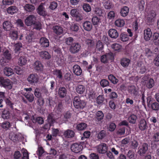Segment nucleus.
Returning <instances> with one entry per match:
<instances>
[{
	"mask_svg": "<svg viewBox=\"0 0 159 159\" xmlns=\"http://www.w3.org/2000/svg\"><path fill=\"white\" fill-rule=\"evenodd\" d=\"M13 70L18 75H22L23 73L22 68L18 66H15Z\"/></svg>",
	"mask_w": 159,
	"mask_h": 159,
	"instance_id": "44",
	"label": "nucleus"
},
{
	"mask_svg": "<svg viewBox=\"0 0 159 159\" xmlns=\"http://www.w3.org/2000/svg\"><path fill=\"white\" fill-rule=\"evenodd\" d=\"M12 82L8 79H5L2 76L0 77V86L6 89H11L12 87Z\"/></svg>",
	"mask_w": 159,
	"mask_h": 159,
	"instance_id": "2",
	"label": "nucleus"
},
{
	"mask_svg": "<svg viewBox=\"0 0 159 159\" xmlns=\"http://www.w3.org/2000/svg\"><path fill=\"white\" fill-rule=\"evenodd\" d=\"M53 30L54 32L57 35L62 34L63 32V28L60 26L56 25L54 26Z\"/></svg>",
	"mask_w": 159,
	"mask_h": 159,
	"instance_id": "26",
	"label": "nucleus"
},
{
	"mask_svg": "<svg viewBox=\"0 0 159 159\" xmlns=\"http://www.w3.org/2000/svg\"><path fill=\"white\" fill-rule=\"evenodd\" d=\"M74 132L70 129H68L64 131L63 135L65 138H73L75 136Z\"/></svg>",
	"mask_w": 159,
	"mask_h": 159,
	"instance_id": "13",
	"label": "nucleus"
},
{
	"mask_svg": "<svg viewBox=\"0 0 159 159\" xmlns=\"http://www.w3.org/2000/svg\"><path fill=\"white\" fill-rule=\"evenodd\" d=\"M96 47L99 51H101L102 50L103 48V45L101 40L98 41L97 43Z\"/></svg>",
	"mask_w": 159,
	"mask_h": 159,
	"instance_id": "60",
	"label": "nucleus"
},
{
	"mask_svg": "<svg viewBox=\"0 0 159 159\" xmlns=\"http://www.w3.org/2000/svg\"><path fill=\"white\" fill-rule=\"evenodd\" d=\"M92 21L94 25H98L100 22V19L96 16H93L92 19Z\"/></svg>",
	"mask_w": 159,
	"mask_h": 159,
	"instance_id": "51",
	"label": "nucleus"
},
{
	"mask_svg": "<svg viewBox=\"0 0 159 159\" xmlns=\"http://www.w3.org/2000/svg\"><path fill=\"white\" fill-rule=\"evenodd\" d=\"M152 141L154 142H158L159 141V133L157 132L154 134L152 137Z\"/></svg>",
	"mask_w": 159,
	"mask_h": 159,
	"instance_id": "55",
	"label": "nucleus"
},
{
	"mask_svg": "<svg viewBox=\"0 0 159 159\" xmlns=\"http://www.w3.org/2000/svg\"><path fill=\"white\" fill-rule=\"evenodd\" d=\"M3 29L5 30L9 31L12 28V25L10 21H7L3 23Z\"/></svg>",
	"mask_w": 159,
	"mask_h": 159,
	"instance_id": "21",
	"label": "nucleus"
},
{
	"mask_svg": "<svg viewBox=\"0 0 159 159\" xmlns=\"http://www.w3.org/2000/svg\"><path fill=\"white\" fill-rule=\"evenodd\" d=\"M1 126L3 129L7 130L11 126V125L9 122H5L2 124Z\"/></svg>",
	"mask_w": 159,
	"mask_h": 159,
	"instance_id": "48",
	"label": "nucleus"
},
{
	"mask_svg": "<svg viewBox=\"0 0 159 159\" xmlns=\"http://www.w3.org/2000/svg\"><path fill=\"white\" fill-rule=\"evenodd\" d=\"M40 57L44 59H49L51 58L50 54L47 51H42L39 53Z\"/></svg>",
	"mask_w": 159,
	"mask_h": 159,
	"instance_id": "19",
	"label": "nucleus"
},
{
	"mask_svg": "<svg viewBox=\"0 0 159 159\" xmlns=\"http://www.w3.org/2000/svg\"><path fill=\"white\" fill-rule=\"evenodd\" d=\"M84 29L87 31H90L92 28L91 23L89 21H86L83 23Z\"/></svg>",
	"mask_w": 159,
	"mask_h": 159,
	"instance_id": "22",
	"label": "nucleus"
},
{
	"mask_svg": "<svg viewBox=\"0 0 159 159\" xmlns=\"http://www.w3.org/2000/svg\"><path fill=\"white\" fill-rule=\"evenodd\" d=\"M9 138L11 140L14 142H16L19 141V136L14 133L12 132L10 133Z\"/></svg>",
	"mask_w": 159,
	"mask_h": 159,
	"instance_id": "32",
	"label": "nucleus"
},
{
	"mask_svg": "<svg viewBox=\"0 0 159 159\" xmlns=\"http://www.w3.org/2000/svg\"><path fill=\"white\" fill-rule=\"evenodd\" d=\"M11 39L13 40H16L18 37L17 32L15 31H12L10 34Z\"/></svg>",
	"mask_w": 159,
	"mask_h": 159,
	"instance_id": "56",
	"label": "nucleus"
},
{
	"mask_svg": "<svg viewBox=\"0 0 159 159\" xmlns=\"http://www.w3.org/2000/svg\"><path fill=\"white\" fill-rule=\"evenodd\" d=\"M87 127V124L84 123H82L77 126V129L80 130H83Z\"/></svg>",
	"mask_w": 159,
	"mask_h": 159,
	"instance_id": "47",
	"label": "nucleus"
},
{
	"mask_svg": "<svg viewBox=\"0 0 159 159\" xmlns=\"http://www.w3.org/2000/svg\"><path fill=\"white\" fill-rule=\"evenodd\" d=\"M64 102L62 101H58V103L56 106V108L57 111L61 112L63 109Z\"/></svg>",
	"mask_w": 159,
	"mask_h": 159,
	"instance_id": "36",
	"label": "nucleus"
},
{
	"mask_svg": "<svg viewBox=\"0 0 159 159\" xmlns=\"http://www.w3.org/2000/svg\"><path fill=\"white\" fill-rule=\"evenodd\" d=\"M84 10L86 12H89L91 11V8L90 6L87 3H84L83 6Z\"/></svg>",
	"mask_w": 159,
	"mask_h": 159,
	"instance_id": "57",
	"label": "nucleus"
},
{
	"mask_svg": "<svg viewBox=\"0 0 159 159\" xmlns=\"http://www.w3.org/2000/svg\"><path fill=\"white\" fill-rule=\"evenodd\" d=\"M32 25L33 26V28L36 30H39L42 28V25L39 21H36Z\"/></svg>",
	"mask_w": 159,
	"mask_h": 159,
	"instance_id": "45",
	"label": "nucleus"
},
{
	"mask_svg": "<svg viewBox=\"0 0 159 159\" xmlns=\"http://www.w3.org/2000/svg\"><path fill=\"white\" fill-rule=\"evenodd\" d=\"M129 10L128 7L124 6L121 9L120 11V15L122 17H125L128 14Z\"/></svg>",
	"mask_w": 159,
	"mask_h": 159,
	"instance_id": "20",
	"label": "nucleus"
},
{
	"mask_svg": "<svg viewBox=\"0 0 159 159\" xmlns=\"http://www.w3.org/2000/svg\"><path fill=\"white\" fill-rule=\"evenodd\" d=\"M127 157L129 159H134L135 158V153L132 151L129 150L126 154Z\"/></svg>",
	"mask_w": 159,
	"mask_h": 159,
	"instance_id": "53",
	"label": "nucleus"
},
{
	"mask_svg": "<svg viewBox=\"0 0 159 159\" xmlns=\"http://www.w3.org/2000/svg\"><path fill=\"white\" fill-rule=\"evenodd\" d=\"M45 4L43 3H41L37 9V12L40 15L43 16H46L47 15V13L45 10L44 6Z\"/></svg>",
	"mask_w": 159,
	"mask_h": 159,
	"instance_id": "11",
	"label": "nucleus"
},
{
	"mask_svg": "<svg viewBox=\"0 0 159 159\" xmlns=\"http://www.w3.org/2000/svg\"><path fill=\"white\" fill-rule=\"evenodd\" d=\"M91 135V133L89 131H86L84 132L83 133L84 136L81 137V139L84 140V138L88 139L89 138Z\"/></svg>",
	"mask_w": 159,
	"mask_h": 159,
	"instance_id": "61",
	"label": "nucleus"
},
{
	"mask_svg": "<svg viewBox=\"0 0 159 159\" xmlns=\"http://www.w3.org/2000/svg\"><path fill=\"white\" fill-rule=\"evenodd\" d=\"M151 107L154 110L158 111L159 110V104L157 102H154Z\"/></svg>",
	"mask_w": 159,
	"mask_h": 159,
	"instance_id": "62",
	"label": "nucleus"
},
{
	"mask_svg": "<svg viewBox=\"0 0 159 159\" xmlns=\"http://www.w3.org/2000/svg\"><path fill=\"white\" fill-rule=\"evenodd\" d=\"M76 90L78 93L82 94L85 91V87L83 85L79 84L77 86Z\"/></svg>",
	"mask_w": 159,
	"mask_h": 159,
	"instance_id": "25",
	"label": "nucleus"
},
{
	"mask_svg": "<svg viewBox=\"0 0 159 159\" xmlns=\"http://www.w3.org/2000/svg\"><path fill=\"white\" fill-rule=\"evenodd\" d=\"M154 85V81L152 78L150 79L146 83V87L148 89H150L153 87Z\"/></svg>",
	"mask_w": 159,
	"mask_h": 159,
	"instance_id": "39",
	"label": "nucleus"
},
{
	"mask_svg": "<svg viewBox=\"0 0 159 159\" xmlns=\"http://www.w3.org/2000/svg\"><path fill=\"white\" fill-rule=\"evenodd\" d=\"M73 105L75 107L78 109H83L84 108L86 105V102L84 100H81L77 96H75L74 98L73 102Z\"/></svg>",
	"mask_w": 159,
	"mask_h": 159,
	"instance_id": "1",
	"label": "nucleus"
},
{
	"mask_svg": "<svg viewBox=\"0 0 159 159\" xmlns=\"http://www.w3.org/2000/svg\"><path fill=\"white\" fill-rule=\"evenodd\" d=\"M24 10L27 12H31L35 9L34 7L30 4H26L23 6Z\"/></svg>",
	"mask_w": 159,
	"mask_h": 159,
	"instance_id": "23",
	"label": "nucleus"
},
{
	"mask_svg": "<svg viewBox=\"0 0 159 159\" xmlns=\"http://www.w3.org/2000/svg\"><path fill=\"white\" fill-rule=\"evenodd\" d=\"M70 14L71 16L77 21H81L83 18L82 15L80 13L77 9H73L70 10Z\"/></svg>",
	"mask_w": 159,
	"mask_h": 159,
	"instance_id": "3",
	"label": "nucleus"
},
{
	"mask_svg": "<svg viewBox=\"0 0 159 159\" xmlns=\"http://www.w3.org/2000/svg\"><path fill=\"white\" fill-rule=\"evenodd\" d=\"M36 16L33 15H29L25 19V25L27 26H31L36 20Z\"/></svg>",
	"mask_w": 159,
	"mask_h": 159,
	"instance_id": "4",
	"label": "nucleus"
},
{
	"mask_svg": "<svg viewBox=\"0 0 159 159\" xmlns=\"http://www.w3.org/2000/svg\"><path fill=\"white\" fill-rule=\"evenodd\" d=\"M72 114L70 111H67L63 114V122L66 123L68 121V119H70L71 116Z\"/></svg>",
	"mask_w": 159,
	"mask_h": 159,
	"instance_id": "33",
	"label": "nucleus"
},
{
	"mask_svg": "<svg viewBox=\"0 0 159 159\" xmlns=\"http://www.w3.org/2000/svg\"><path fill=\"white\" fill-rule=\"evenodd\" d=\"M39 80L38 75L36 74H31L30 75L27 79L28 83L32 85H34L37 83Z\"/></svg>",
	"mask_w": 159,
	"mask_h": 159,
	"instance_id": "5",
	"label": "nucleus"
},
{
	"mask_svg": "<svg viewBox=\"0 0 159 159\" xmlns=\"http://www.w3.org/2000/svg\"><path fill=\"white\" fill-rule=\"evenodd\" d=\"M15 48L14 51L15 53L18 54V53H20L21 48H22V44L21 43H18L15 45Z\"/></svg>",
	"mask_w": 159,
	"mask_h": 159,
	"instance_id": "38",
	"label": "nucleus"
},
{
	"mask_svg": "<svg viewBox=\"0 0 159 159\" xmlns=\"http://www.w3.org/2000/svg\"><path fill=\"white\" fill-rule=\"evenodd\" d=\"M33 66L34 68L37 72H41L43 70V66L41 62L39 61H35Z\"/></svg>",
	"mask_w": 159,
	"mask_h": 159,
	"instance_id": "9",
	"label": "nucleus"
},
{
	"mask_svg": "<svg viewBox=\"0 0 159 159\" xmlns=\"http://www.w3.org/2000/svg\"><path fill=\"white\" fill-rule=\"evenodd\" d=\"M107 145L104 143H101L97 147V152L99 153H105L107 151Z\"/></svg>",
	"mask_w": 159,
	"mask_h": 159,
	"instance_id": "10",
	"label": "nucleus"
},
{
	"mask_svg": "<svg viewBox=\"0 0 159 159\" xmlns=\"http://www.w3.org/2000/svg\"><path fill=\"white\" fill-rule=\"evenodd\" d=\"M14 2V0H2V6L10 5Z\"/></svg>",
	"mask_w": 159,
	"mask_h": 159,
	"instance_id": "54",
	"label": "nucleus"
},
{
	"mask_svg": "<svg viewBox=\"0 0 159 159\" xmlns=\"http://www.w3.org/2000/svg\"><path fill=\"white\" fill-rule=\"evenodd\" d=\"M106 132L104 130H101L98 134V138L99 139H102L106 136Z\"/></svg>",
	"mask_w": 159,
	"mask_h": 159,
	"instance_id": "50",
	"label": "nucleus"
},
{
	"mask_svg": "<svg viewBox=\"0 0 159 159\" xmlns=\"http://www.w3.org/2000/svg\"><path fill=\"white\" fill-rule=\"evenodd\" d=\"M125 127H122L119 128L116 131V134L119 135H122L125 134Z\"/></svg>",
	"mask_w": 159,
	"mask_h": 159,
	"instance_id": "58",
	"label": "nucleus"
},
{
	"mask_svg": "<svg viewBox=\"0 0 159 159\" xmlns=\"http://www.w3.org/2000/svg\"><path fill=\"white\" fill-rule=\"evenodd\" d=\"M83 148L82 146L77 143H73L71 145L70 148L71 151L75 153H78L81 151Z\"/></svg>",
	"mask_w": 159,
	"mask_h": 159,
	"instance_id": "8",
	"label": "nucleus"
},
{
	"mask_svg": "<svg viewBox=\"0 0 159 159\" xmlns=\"http://www.w3.org/2000/svg\"><path fill=\"white\" fill-rule=\"evenodd\" d=\"M67 91L64 87H60L58 89V93L61 98H64L66 96Z\"/></svg>",
	"mask_w": 159,
	"mask_h": 159,
	"instance_id": "17",
	"label": "nucleus"
},
{
	"mask_svg": "<svg viewBox=\"0 0 159 159\" xmlns=\"http://www.w3.org/2000/svg\"><path fill=\"white\" fill-rule=\"evenodd\" d=\"M103 5L106 9H110L112 8L114 5L110 1H107L105 2L103 4Z\"/></svg>",
	"mask_w": 159,
	"mask_h": 159,
	"instance_id": "46",
	"label": "nucleus"
},
{
	"mask_svg": "<svg viewBox=\"0 0 159 159\" xmlns=\"http://www.w3.org/2000/svg\"><path fill=\"white\" fill-rule=\"evenodd\" d=\"M144 35L145 40H150L152 36V32L150 28H148L144 30Z\"/></svg>",
	"mask_w": 159,
	"mask_h": 159,
	"instance_id": "16",
	"label": "nucleus"
},
{
	"mask_svg": "<svg viewBox=\"0 0 159 159\" xmlns=\"http://www.w3.org/2000/svg\"><path fill=\"white\" fill-rule=\"evenodd\" d=\"M130 62V61L129 59L126 58H123L120 60L121 64L124 67L128 66Z\"/></svg>",
	"mask_w": 159,
	"mask_h": 159,
	"instance_id": "27",
	"label": "nucleus"
},
{
	"mask_svg": "<svg viewBox=\"0 0 159 159\" xmlns=\"http://www.w3.org/2000/svg\"><path fill=\"white\" fill-rule=\"evenodd\" d=\"M7 11L8 14L12 15L16 12L17 9L16 6H11L7 9Z\"/></svg>",
	"mask_w": 159,
	"mask_h": 159,
	"instance_id": "28",
	"label": "nucleus"
},
{
	"mask_svg": "<svg viewBox=\"0 0 159 159\" xmlns=\"http://www.w3.org/2000/svg\"><path fill=\"white\" fill-rule=\"evenodd\" d=\"M53 74L56 75L59 79H61L62 77V73L60 70H56L53 71Z\"/></svg>",
	"mask_w": 159,
	"mask_h": 159,
	"instance_id": "49",
	"label": "nucleus"
},
{
	"mask_svg": "<svg viewBox=\"0 0 159 159\" xmlns=\"http://www.w3.org/2000/svg\"><path fill=\"white\" fill-rule=\"evenodd\" d=\"M73 70L74 73L77 76L80 75L82 73V70L78 65H75L73 67Z\"/></svg>",
	"mask_w": 159,
	"mask_h": 159,
	"instance_id": "14",
	"label": "nucleus"
},
{
	"mask_svg": "<svg viewBox=\"0 0 159 159\" xmlns=\"http://www.w3.org/2000/svg\"><path fill=\"white\" fill-rule=\"evenodd\" d=\"M81 46L78 43H74L72 44L70 47L69 51L73 54L78 53L80 49Z\"/></svg>",
	"mask_w": 159,
	"mask_h": 159,
	"instance_id": "7",
	"label": "nucleus"
},
{
	"mask_svg": "<svg viewBox=\"0 0 159 159\" xmlns=\"http://www.w3.org/2000/svg\"><path fill=\"white\" fill-rule=\"evenodd\" d=\"M104 100L105 98L103 96L100 95L97 98L96 102L98 104H103Z\"/></svg>",
	"mask_w": 159,
	"mask_h": 159,
	"instance_id": "43",
	"label": "nucleus"
},
{
	"mask_svg": "<svg viewBox=\"0 0 159 159\" xmlns=\"http://www.w3.org/2000/svg\"><path fill=\"white\" fill-rule=\"evenodd\" d=\"M109 36L111 38L116 39L119 36V34L116 30L114 29H110L108 31Z\"/></svg>",
	"mask_w": 159,
	"mask_h": 159,
	"instance_id": "15",
	"label": "nucleus"
},
{
	"mask_svg": "<svg viewBox=\"0 0 159 159\" xmlns=\"http://www.w3.org/2000/svg\"><path fill=\"white\" fill-rule=\"evenodd\" d=\"M54 114L53 113L49 114L48 116L47 120L49 123L53 124L55 122Z\"/></svg>",
	"mask_w": 159,
	"mask_h": 159,
	"instance_id": "30",
	"label": "nucleus"
},
{
	"mask_svg": "<svg viewBox=\"0 0 159 159\" xmlns=\"http://www.w3.org/2000/svg\"><path fill=\"white\" fill-rule=\"evenodd\" d=\"M104 115L103 112L101 111H98L96 114V120L100 121L103 119Z\"/></svg>",
	"mask_w": 159,
	"mask_h": 159,
	"instance_id": "24",
	"label": "nucleus"
},
{
	"mask_svg": "<svg viewBox=\"0 0 159 159\" xmlns=\"http://www.w3.org/2000/svg\"><path fill=\"white\" fill-rule=\"evenodd\" d=\"M57 3L55 2H53L50 3L49 8L52 10H54L57 8Z\"/></svg>",
	"mask_w": 159,
	"mask_h": 159,
	"instance_id": "63",
	"label": "nucleus"
},
{
	"mask_svg": "<svg viewBox=\"0 0 159 159\" xmlns=\"http://www.w3.org/2000/svg\"><path fill=\"white\" fill-rule=\"evenodd\" d=\"M108 60H111V61H113L114 59V57L113 54L111 52H109L108 53L105 54Z\"/></svg>",
	"mask_w": 159,
	"mask_h": 159,
	"instance_id": "59",
	"label": "nucleus"
},
{
	"mask_svg": "<svg viewBox=\"0 0 159 159\" xmlns=\"http://www.w3.org/2000/svg\"><path fill=\"white\" fill-rule=\"evenodd\" d=\"M138 127L142 131H144L148 128L147 123L145 120L141 119L139 122Z\"/></svg>",
	"mask_w": 159,
	"mask_h": 159,
	"instance_id": "12",
	"label": "nucleus"
},
{
	"mask_svg": "<svg viewBox=\"0 0 159 159\" xmlns=\"http://www.w3.org/2000/svg\"><path fill=\"white\" fill-rule=\"evenodd\" d=\"M24 96L30 102H32L34 100V97L32 93H25L24 94Z\"/></svg>",
	"mask_w": 159,
	"mask_h": 159,
	"instance_id": "31",
	"label": "nucleus"
},
{
	"mask_svg": "<svg viewBox=\"0 0 159 159\" xmlns=\"http://www.w3.org/2000/svg\"><path fill=\"white\" fill-rule=\"evenodd\" d=\"M32 122L34 123L37 122L39 124H42L44 122L43 118L41 117H38L35 118L33 117L32 119Z\"/></svg>",
	"mask_w": 159,
	"mask_h": 159,
	"instance_id": "37",
	"label": "nucleus"
},
{
	"mask_svg": "<svg viewBox=\"0 0 159 159\" xmlns=\"http://www.w3.org/2000/svg\"><path fill=\"white\" fill-rule=\"evenodd\" d=\"M137 117L134 114L131 115L128 118L129 122L132 124H134L136 122Z\"/></svg>",
	"mask_w": 159,
	"mask_h": 159,
	"instance_id": "35",
	"label": "nucleus"
},
{
	"mask_svg": "<svg viewBox=\"0 0 159 159\" xmlns=\"http://www.w3.org/2000/svg\"><path fill=\"white\" fill-rule=\"evenodd\" d=\"M4 57L8 60H10L11 58V52L8 49H6L3 53Z\"/></svg>",
	"mask_w": 159,
	"mask_h": 159,
	"instance_id": "41",
	"label": "nucleus"
},
{
	"mask_svg": "<svg viewBox=\"0 0 159 159\" xmlns=\"http://www.w3.org/2000/svg\"><path fill=\"white\" fill-rule=\"evenodd\" d=\"M101 85L102 87H105L109 85V83L107 80L103 79L101 80L100 82Z\"/></svg>",
	"mask_w": 159,
	"mask_h": 159,
	"instance_id": "52",
	"label": "nucleus"
},
{
	"mask_svg": "<svg viewBox=\"0 0 159 159\" xmlns=\"http://www.w3.org/2000/svg\"><path fill=\"white\" fill-rule=\"evenodd\" d=\"M10 113L9 110L5 109L3 111L2 115V117L4 119H8L9 118Z\"/></svg>",
	"mask_w": 159,
	"mask_h": 159,
	"instance_id": "42",
	"label": "nucleus"
},
{
	"mask_svg": "<svg viewBox=\"0 0 159 159\" xmlns=\"http://www.w3.org/2000/svg\"><path fill=\"white\" fill-rule=\"evenodd\" d=\"M27 62L26 58L25 57H20L19 59L18 64L20 66L25 65Z\"/></svg>",
	"mask_w": 159,
	"mask_h": 159,
	"instance_id": "40",
	"label": "nucleus"
},
{
	"mask_svg": "<svg viewBox=\"0 0 159 159\" xmlns=\"http://www.w3.org/2000/svg\"><path fill=\"white\" fill-rule=\"evenodd\" d=\"M3 71L5 75L7 76L11 75L14 73L13 70L9 67H5Z\"/></svg>",
	"mask_w": 159,
	"mask_h": 159,
	"instance_id": "18",
	"label": "nucleus"
},
{
	"mask_svg": "<svg viewBox=\"0 0 159 159\" xmlns=\"http://www.w3.org/2000/svg\"><path fill=\"white\" fill-rule=\"evenodd\" d=\"M129 92L131 94L133 95L135 97L138 96V92L137 91L136 87L134 86H131L129 88Z\"/></svg>",
	"mask_w": 159,
	"mask_h": 159,
	"instance_id": "29",
	"label": "nucleus"
},
{
	"mask_svg": "<svg viewBox=\"0 0 159 159\" xmlns=\"http://www.w3.org/2000/svg\"><path fill=\"white\" fill-rule=\"evenodd\" d=\"M125 24V21L123 19H118L115 22V25L118 27H122Z\"/></svg>",
	"mask_w": 159,
	"mask_h": 159,
	"instance_id": "34",
	"label": "nucleus"
},
{
	"mask_svg": "<svg viewBox=\"0 0 159 159\" xmlns=\"http://www.w3.org/2000/svg\"><path fill=\"white\" fill-rule=\"evenodd\" d=\"M154 64L157 66H159V54L156 55L153 60Z\"/></svg>",
	"mask_w": 159,
	"mask_h": 159,
	"instance_id": "64",
	"label": "nucleus"
},
{
	"mask_svg": "<svg viewBox=\"0 0 159 159\" xmlns=\"http://www.w3.org/2000/svg\"><path fill=\"white\" fill-rule=\"evenodd\" d=\"M149 146L146 143H143L139 148L138 153L140 156H144L147 152Z\"/></svg>",
	"mask_w": 159,
	"mask_h": 159,
	"instance_id": "6",
	"label": "nucleus"
}]
</instances>
